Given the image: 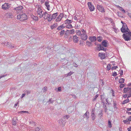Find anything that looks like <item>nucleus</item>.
I'll return each mask as SVG.
<instances>
[{
    "label": "nucleus",
    "mask_w": 131,
    "mask_h": 131,
    "mask_svg": "<svg viewBox=\"0 0 131 131\" xmlns=\"http://www.w3.org/2000/svg\"><path fill=\"white\" fill-rule=\"evenodd\" d=\"M113 107H114V109H118V104H117V103H116V101H113Z\"/></svg>",
    "instance_id": "nucleus-21"
},
{
    "label": "nucleus",
    "mask_w": 131,
    "mask_h": 131,
    "mask_svg": "<svg viewBox=\"0 0 131 131\" xmlns=\"http://www.w3.org/2000/svg\"><path fill=\"white\" fill-rule=\"evenodd\" d=\"M84 43V41H80V45H83Z\"/></svg>",
    "instance_id": "nucleus-60"
},
{
    "label": "nucleus",
    "mask_w": 131,
    "mask_h": 131,
    "mask_svg": "<svg viewBox=\"0 0 131 131\" xmlns=\"http://www.w3.org/2000/svg\"><path fill=\"white\" fill-rule=\"evenodd\" d=\"M74 30L73 29L69 30V34H72L74 33Z\"/></svg>",
    "instance_id": "nucleus-41"
},
{
    "label": "nucleus",
    "mask_w": 131,
    "mask_h": 131,
    "mask_svg": "<svg viewBox=\"0 0 131 131\" xmlns=\"http://www.w3.org/2000/svg\"><path fill=\"white\" fill-rule=\"evenodd\" d=\"M17 18L19 19L21 21H24L27 19V16L25 14H23L22 15L19 14L17 16Z\"/></svg>",
    "instance_id": "nucleus-2"
},
{
    "label": "nucleus",
    "mask_w": 131,
    "mask_h": 131,
    "mask_svg": "<svg viewBox=\"0 0 131 131\" xmlns=\"http://www.w3.org/2000/svg\"><path fill=\"white\" fill-rule=\"evenodd\" d=\"M129 121V120H128V119H127L126 120H124L123 122L125 124H129L130 122Z\"/></svg>",
    "instance_id": "nucleus-35"
},
{
    "label": "nucleus",
    "mask_w": 131,
    "mask_h": 131,
    "mask_svg": "<svg viewBox=\"0 0 131 131\" xmlns=\"http://www.w3.org/2000/svg\"><path fill=\"white\" fill-rule=\"evenodd\" d=\"M64 23L65 24H69L72 23V21L71 20L67 19L64 21Z\"/></svg>",
    "instance_id": "nucleus-28"
},
{
    "label": "nucleus",
    "mask_w": 131,
    "mask_h": 131,
    "mask_svg": "<svg viewBox=\"0 0 131 131\" xmlns=\"http://www.w3.org/2000/svg\"><path fill=\"white\" fill-rule=\"evenodd\" d=\"M83 117L84 118H85L86 117V119H88L89 118V112L87 111L83 116Z\"/></svg>",
    "instance_id": "nucleus-22"
},
{
    "label": "nucleus",
    "mask_w": 131,
    "mask_h": 131,
    "mask_svg": "<svg viewBox=\"0 0 131 131\" xmlns=\"http://www.w3.org/2000/svg\"><path fill=\"white\" fill-rule=\"evenodd\" d=\"M34 128L35 129V131H40L41 130V129L39 128L38 127H37Z\"/></svg>",
    "instance_id": "nucleus-40"
},
{
    "label": "nucleus",
    "mask_w": 131,
    "mask_h": 131,
    "mask_svg": "<svg viewBox=\"0 0 131 131\" xmlns=\"http://www.w3.org/2000/svg\"><path fill=\"white\" fill-rule=\"evenodd\" d=\"M98 56L101 57L102 59H103L105 58V53H99L98 54Z\"/></svg>",
    "instance_id": "nucleus-17"
},
{
    "label": "nucleus",
    "mask_w": 131,
    "mask_h": 131,
    "mask_svg": "<svg viewBox=\"0 0 131 131\" xmlns=\"http://www.w3.org/2000/svg\"><path fill=\"white\" fill-rule=\"evenodd\" d=\"M100 81L101 83V84L102 85V86L104 85V82L101 79V80H100Z\"/></svg>",
    "instance_id": "nucleus-48"
},
{
    "label": "nucleus",
    "mask_w": 131,
    "mask_h": 131,
    "mask_svg": "<svg viewBox=\"0 0 131 131\" xmlns=\"http://www.w3.org/2000/svg\"><path fill=\"white\" fill-rule=\"evenodd\" d=\"M125 84H120L119 87L120 88H122L124 87L125 86Z\"/></svg>",
    "instance_id": "nucleus-45"
},
{
    "label": "nucleus",
    "mask_w": 131,
    "mask_h": 131,
    "mask_svg": "<svg viewBox=\"0 0 131 131\" xmlns=\"http://www.w3.org/2000/svg\"><path fill=\"white\" fill-rule=\"evenodd\" d=\"M23 7L21 6L20 5L17 7L14 8V10H18V11H20L21 10L23 9Z\"/></svg>",
    "instance_id": "nucleus-20"
},
{
    "label": "nucleus",
    "mask_w": 131,
    "mask_h": 131,
    "mask_svg": "<svg viewBox=\"0 0 131 131\" xmlns=\"http://www.w3.org/2000/svg\"><path fill=\"white\" fill-rule=\"evenodd\" d=\"M108 126L109 127L111 128L112 127V124H111V121H110V120H109L108 121Z\"/></svg>",
    "instance_id": "nucleus-39"
},
{
    "label": "nucleus",
    "mask_w": 131,
    "mask_h": 131,
    "mask_svg": "<svg viewBox=\"0 0 131 131\" xmlns=\"http://www.w3.org/2000/svg\"><path fill=\"white\" fill-rule=\"evenodd\" d=\"M119 7L120 8H121V9H120L121 10H122L123 12V13H125V10H124V9H123L122 7H120L119 6Z\"/></svg>",
    "instance_id": "nucleus-53"
},
{
    "label": "nucleus",
    "mask_w": 131,
    "mask_h": 131,
    "mask_svg": "<svg viewBox=\"0 0 131 131\" xmlns=\"http://www.w3.org/2000/svg\"><path fill=\"white\" fill-rule=\"evenodd\" d=\"M43 17L44 19H46L48 17L49 14L47 12H45L43 13Z\"/></svg>",
    "instance_id": "nucleus-23"
},
{
    "label": "nucleus",
    "mask_w": 131,
    "mask_h": 131,
    "mask_svg": "<svg viewBox=\"0 0 131 131\" xmlns=\"http://www.w3.org/2000/svg\"><path fill=\"white\" fill-rule=\"evenodd\" d=\"M97 41L99 42H101L102 40V38L101 36H100L97 37Z\"/></svg>",
    "instance_id": "nucleus-31"
},
{
    "label": "nucleus",
    "mask_w": 131,
    "mask_h": 131,
    "mask_svg": "<svg viewBox=\"0 0 131 131\" xmlns=\"http://www.w3.org/2000/svg\"><path fill=\"white\" fill-rule=\"evenodd\" d=\"M33 19L35 21L38 20V18L37 16H34V17L33 18Z\"/></svg>",
    "instance_id": "nucleus-42"
},
{
    "label": "nucleus",
    "mask_w": 131,
    "mask_h": 131,
    "mask_svg": "<svg viewBox=\"0 0 131 131\" xmlns=\"http://www.w3.org/2000/svg\"><path fill=\"white\" fill-rule=\"evenodd\" d=\"M70 115H66L65 116H64L63 118H61V120L60 121L59 123H63V122H64L66 121L65 119H68L70 117Z\"/></svg>",
    "instance_id": "nucleus-10"
},
{
    "label": "nucleus",
    "mask_w": 131,
    "mask_h": 131,
    "mask_svg": "<svg viewBox=\"0 0 131 131\" xmlns=\"http://www.w3.org/2000/svg\"><path fill=\"white\" fill-rule=\"evenodd\" d=\"M7 75V74H6V75H2V74H1V75H0V79L2 78H3V77H5V76H6V75Z\"/></svg>",
    "instance_id": "nucleus-55"
},
{
    "label": "nucleus",
    "mask_w": 131,
    "mask_h": 131,
    "mask_svg": "<svg viewBox=\"0 0 131 131\" xmlns=\"http://www.w3.org/2000/svg\"><path fill=\"white\" fill-rule=\"evenodd\" d=\"M4 45L6 46H7L11 48H14V46H13V45H12L11 44L8 42H6L4 43Z\"/></svg>",
    "instance_id": "nucleus-18"
},
{
    "label": "nucleus",
    "mask_w": 131,
    "mask_h": 131,
    "mask_svg": "<svg viewBox=\"0 0 131 131\" xmlns=\"http://www.w3.org/2000/svg\"><path fill=\"white\" fill-rule=\"evenodd\" d=\"M17 119L16 117L14 118L12 120V123L14 125H15L16 124V120Z\"/></svg>",
    "instance_id": "nucleus-25"
},
{
    "label": "nucleus",
    "mask_w": 131,
    "mask_h": 131,
    "mask_svg": "<svg viewBox=\"0 0 131 131\" xmlns=\"http://www.w3.org/2000/svg\"><path fill=\"white\" fill-rule=\"evenodd\" d=\"M102 103L104 104V107L105 108V111L106 112L107 110V108L106 107V105H104V102L103 101V100H102Z\"/></svg>",
    "instance_id": "nucleus-34"
},
{
    "label": "nucleus",
    "mask_w": 131,
    "mask_h": 131,
    "mask_svg": "<svg viewBox=\"0 0 131 131\" xmlns=\"http://www.w3.org/2000/svg\"><path fill=\"white\" fill-rule=\"evenodd\" d=\"M81 38L84 40H87L88 36L85 33H83L81 35Z\"/></svg>",
    "instance_id": "nucleus-12"
},
{
    "label": "nucleus",
    "mask_w": 131,
    "mask_h": 131,
    "mask_svg": "<svg viewBox=\"0 0 131 131\" xmlns=\"http://www.w3.org/2000/svg\"><path fill=\"white\" fill-rule=\"evenodd\" d=\"M128 96H127V98H129L130 97H131V92L130 93H128Z\"/></svg>",
    "instance_id": "nucleus-59"
},
{
    "label": "nucleus",
    "mask_w": 131,
    "mask_h": 131,
    "mask_svg": "<svg viewBox=\"0 0 131 131\" xmlns=\"http://www.w3.org/2000/svg\"><path fill=\"white\" fill-rule=\"evenodd\" d=\"M88 6L90 10L91 11H93L95 10V7L94 5H93L92 3L89 2L88 3Z\"/></svg>",
    "instance_id": "nucleus-6"
},
{
    "label": "nucleus",
    "mask_w": 131,
    "mask_h": 131,
    "mask_svg": "<svg viewBox=\"0 0 131 131\" xmlns=\"http://www.w3.org/2000/svg\"><path fill=\"white\" fill-rule=\"evenodd\" d=\"M129 100L128 99V98H127V99L125 100H124V102H125L126 103L128 102H129Z\"/></svg>",
    "instance_id": "nucleus-54"
},
{
    "label": "nucleus",
    "mask_w": 131,
    "mask_h": 131,
    "mask_svg": "<svg viewBox=\"0 0 131 131\" xmlns=\"http://www.w3.org/2000/svg\"><path fill=\"white\" fill-rule=\"evenodd\" d=\"M57 26V24L55 23L53 24L52 25H51L50 28L51 29H53L54 28H56Z\"/></svg>",
    "instance_id": "nucleus-27"
},
{
    "label": "nucleus",
    "mask_w": 131,
    "mask_h": 131,
    "mask_svg": "<svg viewBox=\"0 0 131 131\" xmlns=\"http://www.w3.org/2000/svg\"><path fill=\"white\" fill-rule=\"evenodd\" d=\"M63 27L61 25L57 28V29L58 30H62V29H63Z\"/></svg>",
    "instance_id": "nucleus-33"
},
{
    "label": "nucleus",
    "mask_w": 131,
    "mask_h": 131,
    "mask_svg": "<svg viewBox=\"0 0 131 131\" xmlns=\"http://www.w3.org/2000/svg\"><path fill=\"white\" fill-rule=\"evenodd\" d=\"M123 93H131V87H127L124 88L123 90Z\"/></svg>",
    "instance_id": "nucleus-9"
},
{
    "label": "nucleus",
    "mask_w": 131,
    "mask_h": 131,
    "mask_svg": "<svg viewBox=\"0 0 131 131\" xmlns=\"http://www.w3.org/2000/svg\"><path fill=\"white\" fill-rule=\"evenodd\" d=\"M11 4L7 3H5L2 5V8L4 10L8 9L11 7Z\"/></svg>",
    "instance_id": "nucleus-5"
},
{
    "label": "nucleus",
    "mask_w": 131,
    "mask_h": 131,
    "mask_svg": "<svg viewBox=\"0 0 131 131\" xmlns=\"http://www.w3.org/2000/svg\"><path fill=\"white\" fill-rule=\"evenodd\" d=\"M117 68H118V67H117V66H114L113 67H112L111 68V69L112 70H113Z\"/></svg>",
    "instance_id": "nucleus-49"
},
{
    "label": "nucleus",
    "mask_w": 131,
    "mask_h": 131,
    "mask_svg": "<svg viewBox=\"0 0 131 131\" xmlns=\"http://www.w3.org/2000/svg\"><path fill=\"white\" fill-rule=\"evenodd\" d=\"M65 31L64 30H62L60 32H59L60 35L61 36H63L65 32Z\"/></svg>",
    "instance_id": "nucleus-29"
},
{
    "label": "nucleus",
    "mask_w": 131,
    "mask_h": 131,
    "mask_svg": "<svg viewBox=\"0 0 131 131\" xmlns=\"http://www.w3.org/2000/svg\"><path fill=\"white\" fill-rule=\"evenodd\" d=\"M45 5L47 8V9L48 10H50V5L49 4V1L47 0L45 3Z\"/></svg>",
    "instance_id": "nucleus-14"
},
{
    "label": "nucleus",
    "mask_w": 131,
    "mask_h": 131,
    "mask_svg": "<svg viewBox=\"0 0 131 131\" xmlns=\"http://www.w3.org/2000/svg\"><path fill=\"white\" fill-rule=\"evenodd\" d=\"M108 41L106 40H104L102 42L101 44V47H102L103 49H104V50H103L104 51H105L106 50V48H104V47H107L108 46ZM101 48L102 49H103V48H102V47H101Z\"/></svg>",
    "instance_id": "nucleus-4"
},
{
    "label": "nucleus",
    "mask_w": 131,
    "mask_h": 131,
    "mask_svg": "<svg viewBox=\"0 0 131 131\" xmlns=\"http://www.w3.org/2000/svg\"><path fill=\"white\" fill-rule=\"evenodd\" d=\"M58 15V13L57 12L53 14H52V17L53 19H54L56 18V17Z\"/></svg>",
    "instance_id": "nucleus-26"
},
{
    "label": "nucleus",
    "mask_w": 131,
    "mask_h": 131,
    "mask_svg": "<svg viewBox=\"0 0 131 131\" xmlns=\"http://www.w3.org/2000/svg\"><path fill=\"white\" fill-rule=\"evenodd\" d=\"M117 75V73L116 72H114L112 73V75L114 76L115 77Z\"/></svg>",
    "instance_id": "nucleus-46"
},
{
    "label": "nucleus",
    "mask_w": 131,
    "mask_h": 131,
    "mask_svg": "<svg viewBox=\"0 0 131 131\" xmlns=\"http://www.w3.org/2000/svg\"><path fill=\"white\" fill-rule=\"evenodd\" d=\"M117 14L118 16H119V17H120V15H121V14H122L121 12H118L117 13Z\"/></svg>",
    "instance_id": "nucleus-61"
},
{
    "label": "nucleus",
    "mask_w": 131,
    "mask_h": 131,
    "mask_svg": "<svg viewBox=\"0 0 131 131\" xmlns=\"http://www.w3.org/2000/svg\"><path fill=\"white\" fill-rule=\"evenodd\" d=\"M94 110L93 109L92 111L91 116L93 120L95 119L96 117V116L94 114Z\"/></svg>",
    "instance_id": "nucleus-19"
},
{
    "label": "nucleus",
    "mask_w": 131,
    "mask_h": 131,
    "mask_svg": "<svg viewBox=\"0 0 131 131\" xmlns=\"http://www.w3.org/2000/svg\"><path fill=\"white\" fill-rule=\"evenodd\" d=\"M73 27L72 25L71 24H69L68 25H67L66 27V28H67L68 29H70L71 28H72Z\"/></svg>",
    "instance_id": "nucleus-36"
},
{
    "label": "nucleus",
    "mask_w": 131,
    "mask_h": 131,
    "mask_svg": "<svg viewBox=\"0 0 131 131\" xmlns=\"http://www.w3.org/2000/svg\"><path fill=\"white\" fill-rule=\"evenodd\" d=\"M105 18L106 20H108L109 19H110V21H111V20H112V19L111 18H108V17H105Z\"/></svg>",
    "instance_id": "nucleus-58"
},
{
    "label": "nucleus",
    "mask_w": 131,
    "mask_h": 131,
    "mask_svg": "<svg viewBox=\"0 0 131 131\" xmlns=\"http://www.w3.org/2000/svg\"><path fill=\"white\" fill-rule=\"evenodd\" d=\"M73 73H74L73 72H71V71H70L69 73H68L67 74V76H70L72 74H73Z\"/></svg>",
    "instance_id": "nucleus-43"
},
{
    "label": "nucleus",
    "mask_w": 131,
    "mask_h": 131,
    "mask_svg": "<svg viewBox=\"0 0 131 131\" xmlns=\"http://www.w3.org/2000/svg\"><path fill=\"white\" fill-rule=\"evenodd\" d=\"M96 8L100 11L103 13L105 12L104 8L102 6L97 4V5Z\"/></svg>",
    "instance_id": "nucleus-7"
},
{
    "label": "nucleus",
    "mask_w": 131,
    "mask_h": 131,
    "mask_svg": "<svg viewBox=\"0 0 131 131\" xmlns=\"http://www.w3.org/2000/svg\"><path fill=\"white\" fill-rule=\"evenodd\" d=\"M128 94L126 93L125 94V95H124L123 96V97L125 99L126 97L127 98V96H128Z\"/></svg>",
    "instance_id": "nucleus-51"
},
{
    "label": "nucleus",
    "mask_w": 131,
    "mask_h": 131,
    "mask_svg": "<svg viewBox=\"0 0 131 131\" xmlns=\"http://www.w3.org/2000/svg\"><path fill=\"white\" fill-rule=\"evenodd\" d=\"M5 16L7 18H12L13 17V14L12 13H9L5 14Z\"/></svg>",
    "instance_id": "nucleus-16"
},
{
    "label": "nucleus",
    "mask_w": 131,
    "mask_h": 131,
    "mask_svg": "<svg viewBox=\"0 0 131 131\" xmlns=\"http://www.w3.org/2000/svg\"><path fill=\"white\" fill-rule=\"evenodd\" d=\"M65 32V33L66 34L68 35L69 33V30H67Z\"/></svg>",
    "instance_id": "nucleus-50"
},
{
    "label": "nucleus",
    "mask_w": 131,
    "mask_h": 131,
    "mask_svg": "<svg viewBox=\"0 0 131 131\" xmlns=\"http://www.w3.org/2000/svg\"><path fill=\"white\" fill-rule=\"evenodd\" d=\"M78 37L76 35L73 36V39L75 43H77L78 41Z\"/></svg>",
    "instance_id": "nucleus-24"
},
{
    "label": "nucleus",
    "mask_w": 131,
    "mask_h": 131,
    "mask_svg": "<svg viewBox=\"0 0 131 131\" xmlns=\"http://www.w3.org/2000/svg\"><path fill=\"white\" fill-rule=\"evenodd\" d=\"M49 102H50V103H53V102L54 101H53V100L52 101L51 99H49Z\"/></svg>",
    "instance_id": "nucleus-57"
},
{
    "label": "nucleus",
    "mask_w": 131,
    "mask_h": 131,
    "mask_svg": "<svg viewBox=\"0 0 131 131\" xmlns=\"http://www.w3.org/2000/svg\"><path fill=\"white\" fill-rule=\"evenodd\" d=\"M99 95L98 94L96 95L94 97V98L93 99V101H94L98 97Z\"/></svg>",
    "instance_id": "nucleus-44"
},
{
    "label": "nucleus",
    "mask_w": 131,
    "mask_h": 131,
    "mask_svg": "<svg viewBox=\"0 0 131 131\" xmlns=\"http://www.w3.org/2000/svg\"><path fill=\"white\" fill-rule=\"evenodd\" d=\"M52 15L51 16H48V21H50L52 20L53 19V18H52Z\"/></svg>",
    "instance_id": "nucleus-32"
},
{
    "label": "nucleus",
    "mask_w": 131,
    "mask_h": 131,
    "mask_svg": "<svg viewBox=\"0 0 131 131\" xmlns=\"http://www.w3.org/2000/svg\"><path fill=\"white\" fill-rule=\"evenodd\" d=\"M89 43H92L88 41H87L86 42V44L89 47L90 46V45H89Z\"/></svg>",
    "instance_id": "nucleus-47"
},
{
    "label": "nucleus",
    "mask_w": 131,
    "mask_h": 131,
    "mask_svg": "<svg viewBox=\"0 0 131 131\" xmlns=\"http://www.w3.org/2000/svg\"><path fill=\"white\" fill-rule=\"evenodd\" d=\"M125 25H123L122 27L121 28V32L123 33H125L130 31L127 25L124 24Z\"/></svg>",
    "instance_id": "nucleus-3"
},
{
    "label": "nucleus",
    "mask_w": 131,
    "mask_h": 131,
    "mask_svg": "<svg viewBox=\"0 0 131 131\" xmlns=\"http://www.w3.org/2000/svg\"><path fill=\"white\" fill-rule=\"evenodd\" d=\"M123 37L126 41H128L131 40V31H129L122 35Z\"/></svg>",
    "instance_id": "nucleus-1"
},
{
    "label": "nucleus",
    "mask_w": 131,
    "mask_h": 131,
    "mask_svg": "<svg viewBox=\"0 0 131 131\" xmlns=\"http://www.w3.org/2000/svg\"><path fill=\"white\" fill-rule=\"evenodd\" d=\"M94 44L95 45H97L96 49L98 51H100L101 50H104V49H103V48L102 47V48H103V49H101V47H102L101 44H98L97 42H95Z\"/></svg>",
    "instance_id": "nucleus-11"
},
{
    "label": "nucleus",
    "mask_w": 131,
    "mask_h": 131,
    "mask_svg": "<svg viewBox=\"0 0 131 131\" xmlns=\"http://www.w3.org/2000/svg\"><path fill=\"white\" fill-rule=\"evenodd\" d=\"M81 31L83 33H85L86 32V31L85 30H84L83 29H81Z\"/></svg>",
    "instance_id": "nucleus-56"
},
{
    "label": "nucleus",
    "mask_w": 131,
    "mask_h": 131,
    "mask_svg": "<svg viewBox=\"0 0 131 131\" xmlns=\"http://www.w3.org/2000/svg\"><path fill=\"white\" fill-rule=\"evenodd\" d=\"M107 69L108 71L110 70L111 68V64H108L107 67Z\"/></svg>",
    "instance_id": "nucleus-37"
},
{
    "label": "nucleus",
    "mask_w": 131,
    "mask_h": 131,
    "mask_svg": "<svg viewBox=\"0 0 131 131\" xmlns=\"http://www.w3.org/2000/svg\"><path fill=\"white\" fill-rule=\"evenodd\" d=\"M63 13H60V15L58 16L57 18L56 19L57 22L60 21L62 18L63 17Z\"/></svg>",
    "instance_id": "nucleus-13"
},
{
    "label": "nucleus",
    "mask_w": 131,
    "mask_h": 131,
    "mask_svg": "<svg viewBox=\"0 0 131 131\" xmlns=\"http://www.w3.org/2000/svg\"><path fill=\"white\" fill-rule=\"evenodd\" d=\"M56 90L57 92H60L61 91V87H59L57 88V89H56Z\"/></svg>",
    "instance_id": "nucleus-38"
},
{
    "label": "nucleus",
    "mask_w": 131,
    "mask_h": 131,
    "mask_svg": "<svg viewBox=\"0 0 131 131\" xmlns=\"http://www.w3.org/2000/svg\"><path fill=\"white\" fill-rule=\"evenodd\" d=\"M77 33L79 34L80 35L81 34V31L80 30H77Z\"/></svg>",
    "instance_id": "nucleus-63"
},
{
    "label": "nucleus",
    "mask_w": 131,
    "mask_h": 131,
    "mask_svg": "<svg viewBox=\"0 0 131 131\" xmlns=\"http://www.w3.org/2000/svg\"><path fill=\"white\" fill-rule=\"evenodd\" d=\"M128 15L131 18V13H128Z\"/></svg>",
    "instance_id": "nucleus-64"
},
{
    "label": "nucleus",
    "mask_w": 131,
    "mask_h": 131,
    "mask_svg": "<svg viewBox=\"0 0 131 131\" xmlns=\"http://www.w3.org/2000/svg\"><path fill=\"white\" fill-rule=\"evenodd\" d=\"M89 39L91 41L93 42H95L97 38L95 36H91L90 37Z\"/></svg>",
    "instance_id": "nucleus-15"
},
{
    "label": "nucleus",
    "mask_w": 131,
    "mask_h": 131,
    "mask_svg": "<svg viewBox=\"0 0 131 131\" xmlns=\"http://www.w3.org/2000/svg\"><path fill=\"white\" fill-rule=\"evenodd\" d=\"M124 79L122 78H120L119 81V83L120 84H122L124 83Z\"/></svg>",
    "instance_id": "nucleus-30"
},
{
    "label": "nucleus",
    "mask_w": 131,
    "mask_h": 131,
    "mask_svg": "<svg viewBox=\"0 0 131 131\" xmlns=\"http://www.w3.org/2000/svg\"><path fill=\"white\" fill-rule=\"evenodd\" d=\"M37 13L39 15V17L41 18L43 17V12L41 8L38 7Z\"/></svg>",
    "instance_id": "nucleus-8"
},
{
    "label": "nucleus",
    "mask_w": 131,
    "mask_h": 131,
    "mask_svg": "<svg viewBox=\"0 0 131 131\" xmlns=\"http://www.w3.org/2000/svg\"><path fill=\"white\" fill-rule=\"evenodd\" d=\"M127 130L128 131H131V126L128 128Z\"/></svg>",
    "instance_id": "nucleus-62"
},
{
    "label": "nucleus",
    "mask_w": 131,
    "mask_h": 131,
    "mask_svg": "<svg viewBox=\"0 0 131 131\" xmlns=\"http://www.w3.org/2000/svg\"><path fill=\"white\" fill-rule=\"evenodd\" d=\"M119 73L120 74V76L122 75H123V70H121L120 71H119Z\"/></svg>",
    "instance_id": "nucleus-52"
}]
</instances>
